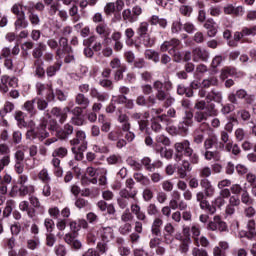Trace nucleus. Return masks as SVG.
<instances>
[{
    "label": "nucleus",
    "instance_id": "1",
    "mask_svg": "<svg viewBox=\"0 0 256 256\" xmlns=\"http://www.w3.org/2000/svg\"><path fill=\"white\" fill-rule=\"evenodd\" d=\"M174 150V160L176 163L182 161V163L176 167L177 174L180 179H185L187 173L193 171V166L191 165H199V153L191 148V142H189V140L176 142L174 144Z\"/></svg>",
    "mask_w": 256,
    "mask_h": 256
},
{
    "label": "nucleus",
    "instance_id": "2",
    "mask_svg": "<svg viewBox=\"0 0 256 256\" xmlns=\"http://www.w3.org/2000/svg\"><path fill=\"white\" fill-rule=\"evenodd\" d=\"M153 89H155L156 94L150 95L146 99V107H153L158 101H164V107H171L175 103V98L171 96V91H173V82L167 79L164 82L161 80H156L153 83Z\"/></svg>",
    "mask_w": 256,
    "mask_h": 256
},
{
    "label": "nucleus",
    "instance_id": "3",
    "mask_svg": "<svg viewBox=\"0 0 256 256\" xmlns=\"http://www.w3.org/2000/svg\"><path fill=\"white\" fill-rule=\"evenodd\" d=\"M196 110L194 113V120L200 124V131H209V123L205 122L209 117H217L219 110H217L215 103L205 102V100H198L194 105Z\"/></svg>",
    "mask_w": 256,
    "mask_h": 256
},
{
    "label": "nucleus",
    "instance_id": "4",
    "mask_svg": "<svg viewBox=\"0 0 256 256\" xmlns=\"http://www.w3.org/2000/svg\"><path fill=\"white\" fill-rule=\"evenodd\" d=\"M47 129L48 131H57L59 129V123H57V119L53 116H49L48 119L43 118L36 128L28 130L26 132V139L45 141L49 137Z\"/></svg>",
    "mask_w": 256,
    "mask_h": 256
},
{
    "label": "nucleus",
    "instance_id": "5",
    "mask_svg": "<svg viewBox=\"0 0 256 256\" xmlns=\"http://www.w3.org/2000/svg\"><path fill=\"white\" fill-rule=\"evenodd\" d=\"M69 227L71 229V233H67L64 236V241L71 247V249H75V251H78V249H81L83 247V244H81V241L77 240V235H79V231H81V228L79 226V222L77 221H70Z\"/></svg>",
    "mask_w": 256,
    "mask_h": 256
},
{
    "label": "nucleus",
    "instance_id": "6",
    "mask_svg": "<svg viewBox=\"0 0 256 256\" xmlns=\"http://www.w3.org/2000/svg\"><path fill=\"white\" fill-rule=\"evenodd\" d=\"M243 101L244 105H253L255 103V94H249L245 89H238L236 93L228 95V101L233 105H238L239 101Z\"/></svg>",
    "mask_w": 256,
    "mask_h": 256
},
{
    "label": "nucleus",
    "instance_id": "7",
    "mask_svg": "<svg viewBox=\"0 0 256 256\" xmlns=\"http://www.w3.org/2000/svg\"><path fill=\"white\" fill-rule=\"evenodd\" d=\"M249 35H252L253 37H255L256 26L252 28L244 27L240 32L239 31L235 32L234 39L228 41L229 47H237V45H239V41L241 43H251V41H249V39L246 38V37H249Z\"/></svg>",
    "mask_w": 256,
    "mask_h": 256
},
{
    "label": "nucleus",
    "instance_id": "8",
    "mask_svg": "<svg viewBox=\"0 0 256 256\" xmlns=\"http://www.w3.org/2000/svg\"><path fill=\"white\" fill-rule=\"evenodd\" d=\"M231 198V190L224 188L220 191V196L212 201V207L210 208V215L217 213V209H221L225 205V199Z\"/></svg>",
    "mask_w": 256,
    "mask_h": 256
},
{
    "label": "nucleus",
    "instance_id": "9",
    "mask_svg": "<svg viewBox=\"0 0 256 256\" xmlns=\"http://www.w3.org/2000/svg\"><path fill=\"white\" fill-rule=\"evenodd\" d=\"M200 87L201 84L199 83V81L194 80L190 83L188 87H186L185 84H178L176 92L177 95H185V97L191 98L195 94L194 91H197V89H199Z\"/></svg>",
    "mask_w": 256,
    "mask_h": 256
},
{
    "label": "nucleus",
    "instance_id": "10",
    "mask_svg": "<svg viewBox=\"0 0 256 256\" xmlns=\"http://www.w3.org/2000/svg\"><path fill=\"white\" fill-rule=\"evenodd\" d=\"M53 118L60 123V125H63L65 121H67V117H69V113H71V108L69 106H66L64 108L61 107H53L50 111Z\"/></svg>",
    "mask_w": 256,
    "mask_h": 256
},
{
    "label": "nucleus",
    "instance_id": "11",
    "mask_svg": "<svg viewBox=\"0 0 256 256\" xmlns=\"http://www.w3.org/2000/svg\"><path fill=\"white\" fill-rule=\"evenodd\" d=\"M149 112H134L131 115V119H133V121H137L138 125H139V130L143 133V131H145L149 125Z\"/></svg>",
    "mask_w": 256,
    "mask_h": 256
},
{
    "label": "nucleus",
    "instance_id": "12",
    "mask_svg": "<svg viewBox=\"0 0 256 256\" xmlns=\"http://www.w3.org/2000/svg\"><path fill=\"white\" fill-rule=\"evenodd\" d=\"M160 49L163 53L168 51L170 54H175V51H179L181 49V40L172 38L169 41H165L161 45Z\"/></svg>",
    "mask_w": 256,
    "mask_h": 256
},
{
    "label": "nucleus",
    "instance_id": "13",
    "mask_svg": "<svg viewBox=\"0 0 256 256\" xmlns=\"http://www.w3.org/2000/svg\"><path fill=\"white\" fill-rule=\"evenodd\" d=\"M63 53H73V48L69 46V40L67 38L60 37L55 59L59 61L63 57Z\"/></svg>",
    "mask_w": 256,
    "mask_h": 256
},
{
    "label": "nucleus",
    "instance_id": "14",
    "mask_svg": "<svg viewBox=\"0 0 256 256\" xmlns=\"http://www.w3.org/2000/svg\"><path fill=\"white\" fill-rule=\"evenodd\" d=\"M206 229H208V231H227V223L221 220V216H214L213 221L207 224Z\"/></svg>",
    "mask_w": 256,
    "mask_h": 256
},
{
    "label": "nucleus",
    "instance_id": "15",
    "mask_svg": "<svg viewBox=\"0 0 256 256\" xmlns=\"http://www.w3.org/2000/svg\"><path fill=\"white\" fill-rule=\"evenodd\" d=\"M12 189L19 197H27V195L30 197L35 193V186L33 185H15Z\"/></svg>",
    "mask_w": 256,
    "mask_h": 256
},
{
    "label": "nucleus",
    "instance_id": "16",
    "mask_svg": "<svg viewBox=\"0 0 256 256\" xmlns=\"http://www.w3.org/2000/svg\"><path fill=\"white\" fill-rule=\"evenodd\" d=\"M192 59L193 61H209V51L201 47H196L192 50Z\"/></svg>",
    "mask_w": 256,
    "mask_h": 256
},
{
    "label": "nucleus",
    "instance_id": "17",
    "mask_svg": "<svg viewBox=\"0 0 256 256\" xmlns=\"http://www.w3.org/2000/svg\"><path fill=\"white\" fill-rule=\"evenodd\" d=\"M69 135H73V125L65 124L64 129H57L56 130V137L65 141L69 138Z\"/></svg>",
    "mask_w": 256,
    "mask_h": 256
},
{
    "label": "nucleus",
    "instance_id": "18",
    "mask_svg": "<svg viewBox=\"0 0 256 256\" xmlns=\"http://www.w3.org/2000/svg\"><path fill=\"white\" fill-rule=\"evenodd\" d=\"M200 186L204 190V195L206 197H213V195H215V187H213V184H211V181H209V179H202L200 181Z\"/></svg>",
    "mask_w": 256,
    "mask_h": 256
},
{
    "label": "nucleus",
    "instance_id": "19",
    "mask_svg": "<svg viewBox=\"0 0 256 256\" xmlns=\"http://www.w3.org/2000/svg\"><path fill=\"white\" fill-rule=\"evenodd\" d=\"M207 103H213L211 101H214V103H223V93L221 91H218L216 89H212L210 92H208L207 96Z\"/></svg>",
    "mask_w": 256,
    "mask_h": 256
},
{
    "label": "nucleus",
    "instance_id": "20",
    "mask_svg": "<svg viewBox=\"0 0 256 256\" xmlns=\"http://www.w3.org/2000/svg\"><path fill=\"white\" fill-rule=\"evenodd\" d=\"M205 193L203 192H198L196 194V199L198 202H200V208L203 209L204 211H206V213H210L211 214V207H213V202H211V204L209 203V201L205 200Z\"/></svg>",
    "mask_w": 256,
    "mask_h": 256
},
{
    "label": "nucleus",
    "instance_id": "21",
    "mask_svg": "<svg viewBox=\"0 0 256 256\" xmlns=\"http://www.w3.org/2000/svg\"><path fill=\"white\" fill-rule=\"evenodd\" d=\"M204 28L207 29L208 37H215L217 35V23L212 18L206 20Z\"/></svg>",
    "mask_w": 256,
    "mask_h": 256
},
{
    "label": "nucleus",
    "instance_id": "22",
    "mask_svg": "<svg viewBox=\"0 0 256 256\" xmlns=\"http://www.w3.org/2000/svg\"><path fill=\"white\" fill-rule=\"evenodd\" d=\"M75 103L79 105V107H82V109H87V107L91 105V100H89V97L85 96V94L78 93L75 96Z\"/></svg>",
    "mask_w": 256,
    "mask_h": 256
},
{
    "label": "nucleus",
    "instance_id": "23",
    "mask_svg": "<svg viewBox=\"0 0 256 256\" xmlns=\"http://www.w3.org/2000/svg\"><path fill=\"white\" fill-rule=\"evenodd\" d=\"M14 27L16 31H22V29H27L29 27V22L25 18V13H22L14 22Z\"/></svg>",
    "mask_w": 256,
    "mask_h": 256
},
{
    "label": "nucleus",
    "instance_id": "24",
    "mask_svg": "<svg viewBox=\"0 0 256 256\" xmlns=\"http://www.w3.org/2000/svg\"><path fill=\"white\" fill-rule=\"evenodd\" d=\"M163 121H167V115H160V116L153 118L152 122H151L152 131H154L155 133H159V131H161V129H163L160 124Z\"/></svg>",
    "mask_w": 256,
    "mask_h": 256
},
{
    "label": "nucleus",
    "instance_id": "25",
    "mask_svg": "<svg viewBox=\"0 0 256 256\" xmlns=\"http://www.w3.org/2000/svg\"><path fill=\"white\" fill-rule=\"evenodd\" d=\"M63 66V62L56 61L53 65H50L46 68L47 77H55L58 71H61V67Z\"/></svg>",
    "mask_w": 256,
    "mask_h": 256
},
{
    "label": "nucleus",
    "instance_id": "26",
    "mask_svg": "<svg viewBox=\"0 0 256 256\" xmlns=\"http://www.w3.org/2000/svg\"><path fill=\"white\" fill-rule=\"evenodd\" d=\"M161 227H163V219L156 218L151 227V233L152 235H155V237H161Z\"/></svg>",
    "mask_w": 256,
    "mask_h": 256
},
{
    "label": "nucleus",
    "instance_id": "27",
    "mask_svg": "<svg viewBox=\"0 0 256 256\" xmlns=\"http://www.w3.org/2000/svg\"><path fill=\"white\" fill-rule=\"evenodd\" d=\"M100 237L104 243H108L110 239H113V228L104 227L99 230Z\"/></svg>",
    "mask_w": 256,
    "mask_h": 256
},
{
    "label": "nucleus",
    "instance_id": "28",
    "mask_svg": "<svg viewBox=\"0 0 256 256\" xmlns=\"http://www.w3.org/2000/svg\"><path fill=\"white\" fill-rule=\"evenodd\" d=\"M24 109L25 111H27L30 117H35V115L38 113L37 109L35 108V98L32 100L26 101L24 103Z\"/></svg>",
    "mask_w": 256,
    "mask_h": 256
},
{
    "label": "nucleus",
    "instance_id": "29",
    "mask_svg": "<svg viewBox=\"0 0 256 256\" xmlns=\"http://www.w3.org/2000/svg\"><path fill=\"white\" fill-rule=\"evenodd\" d=\"M72 153L75 155L76 161H83V153L87 151L86 144L84 143L83 145H80L78 148L77 147H72Z\"/></svg>",
    "mask_w": 256,
    "mask_h": 256
},
{
    "label": "nucleus",
    "instance_id": "30",
    "mask_svg": "<svg viewBox=\"0 0 256 256\" xmlns=\"http://www.w3.org/2000/svg\"><path fill=\"white\" fill-rule=\"evenodd\" d=\"M234 75H237V69H235L234 67H225L221 71L220 79L222 81H225V79H229V77H234Z\"/></svg>",
    "mask_w": 256,
    "mask_h": 256
},
{
    "label": "nucleus",
    "instance_id": "31",
    "mask_svg": "<svg viewBox=\"0 0 256 256\" xmlns=\"http://www.w3.org/2000/svg\"><path fill=\"white\" fill-rule=\"evenodd\" d=\"M45 49H47V46L45 45V43L40 42L37 44V47L33 49L32 51V57L34 59H41L43 57V51H45Z\"/></svg>",
    "mask_w": 256,
    "mask_h": 256
},
{
    "label": "nucleus",
    "instance_id": "32",
    "mask_svg": "<svg viewBox=\"0 0 256 256\" xmlns=\"http://www.w3.org/2000/svg\"><path fill=\"white\" fill-rule=\"evenodd\" d=\"M136 33L138 35V39L149 35V23L141 22L138 28L136 29Z\"/></svg>",
    "mask_w": 256,
    "mask_h": 256
},
{
    "label": "nucleus",
    "instance_id": "33",
    "mask_svg": "<svg viewBox=\"0 0 256 256\" xmlns=\"http://www.w3.org/2000/svg\"><path fill=\"white\" fill-rule=\"evenodd\" d=\"M15 120L17 121L19 129H25V127H27V122L25 121V113H23V111L15 112Z\"/></svg>",
    "mask_w": 256,
    "mask_h": 256
},
{
    "label": "nucleus",
    "instance_id": "34",
    "mask_svg": "<svg viewBox=\"0 0 256 256\" xmlns=\"http://www.w3.org/2000/svg\"><path fill=\"white\" fill-rule=\"evenodd\" d=\"M219 141L217 136H210L204 141V149L208 151V149H213V147H217Z\"/></svg>",
    "mask_w": 256,
    "mask_h": 256
},
{
    "label": "nucleus",
    "instance_id": "35",
    "mask_svg": "<svg viewBox=\"0 0 256 256\" xmlns=\"http://www.w3.org/2000/svg\"><path fill=\"white\" fill-rule=\"evenodd\" d=\"M217 85H219V79H217L215 76L202 81V87L204 89H209V87H217Z\"/></svg>",
    "mask_w": 256,
    "mask_h": 256
},
{
    "label": "nucleus",
    "instance_id": "36",
    "mask_svg": "<svg viewBox=\"0 0 256 256\" xmlns=\"http://www.w3.org/2000/svg\"><path fill=\"white\" fill-rule=\"evenodd\" d=\"M145 59L153 61L154 63H159V53L155 50L147 49L144 52Z\"/></svg>",
    "mask_w": 256,
    "mask_h": 256
},
{
    "label": "nucleus",
    "instance_id": "37",
    "mask_svg": "<svg viewBox=\"0 0 256 256\" xmlns=\"http://www.w3.org/2000/svg\"><path fill=\"white\" fill-rule=\"evenodd\" d=\"M96 33H98V35H101L102 37H107L108 35H110V31H109V27L107 26V24H105V22H101L97 27H96Z\"/></svg>",
    "mask_w": 256,
    "mask_h": 256
},
{
    "label": "nucleus",
    "instance_id": "38",
    "mask_svg": "<svg viewBox=\"0 0 256 256\" xmlns=\"http://www.w3.org/2000/svg\"><path fill=\"white\" fill-rule=\"evenodd\" d=\"M14 207H15V201L14 200L6 201V206L3 210V217L4 218L10 217L11 214L13 213Z\"/></svg>",
    "mask_w": 256,
    "mask_h": 256
},
{
    "label": "nucleus",
    "instance_id": "39",
    "mask_svg": "<svg viewBox=\"0 0 256 256\" xmlns=\"http://www.w3.org/2000/svg\"><path fill=\"white\" fill-rule=\"evenodd\" d=\"M137 197V190H127V189H122L120 191V198L121 199H135Z\"/></svg>",
    "mask_w": 256,
    "mask_h": 256
},
{
    "label": "nucleus",
    "instance_id": "40",
    "mask_svg": "<svg viewBox=\"0 0 256 256\" xmlns=\"http://www.w3.org/2000/svg\"><path fill=\"white\" fill-rule=\"evenodd\" d=\"M38 179L44 184L51 183V176H49V171L47 170V168L42 169L38 173Z\"/></svg>",
    "mask_w": 256,
    "mask_h": 256
},
{
    "label": "nucleus",
    "instance_id": "41",
    "mask_svg": "<svg viewBox=\"0 0 256 256\" xmlns=\"http://www.w3.org/2000/svg\"><path fill=\"white\" fill-rule=\"evenodd\" d=\"M204 157H205L206 161H211V159H214V161H220L221 153L219 151L207 150L204 154Z\"/></svg>",
    "mask_w": 256,
    "mask_h": 256
},
{
    "label": "nucleus",
    "instance_id": "42",
    "mask_svg": "<svg viewBox=\"0 0 256 256\" xmlns=\"http://www.w3.org/2000/svg\"><path fill=\"white\" fill-rule=\"evenodd\" d=\"M226 151H228V153H232V155H239L241 153V148L238 144L229 142L226 144Z\"/></svg>",
    "mask_w": 256,
    "mask_h": 256
},
{
    "label": "nucleus",
    "instance_id": "43",
    "mask_svg": "<svg viewBox=\"0 0 256 256\" xmlns=\"http://www.w3.org/2000/svg\"><path fill=\"white\" fill-rule=\"evenodd\" d=\"M99 85H100V87H103V89H105L106 91H113V89L115 87L113 85V81L109 80L107 78L100 79L99 80Z\"/></svg>",
    "mask_w": 256,
    "mask_h": 256
},
{
    "label": "nucleus",
    "instance_id": "44",
    "mask_svg": "<svg viewBox=\"0 0 256 256\" xmlns=\"http://www.w3.org/2000/svg\"><path fill=\"white\" fill-rule=\"evenodd\" d=\"M98 121H99V123H102L101 131L103 133H109V131H111V122H105L104 115H99Z\"/></svg>",
    "mask_w": 256,
    "mask_h": 256
},
{
    "label": "nucleus",
    "instance_id": "45",
    "mask_svg": "<svg viewBox=\"0 0 256 256\" xmlns=\"http://www.w3.org/2000/svg\"><path fill=\"white\" fill-rule=\"evenodd\" d=\"M123 137V131L121 130H114L108 133L107 139L108 141H119Z\"/></svg>",
    "mask_w": 256,
    "mask_h": 256
},
{
    "label": "nucleus",
    "instance_id": "46",
    "mask_svg": "<svg viewBox=\"0 0 256 256\" xmlns=\"http://www.w3.org/2000/svg\"><path fill=\"white\" fill-rule=\"evenodd\" d=\"M34 101L37 105V109L39 111H45V109H47V107H49V102H47V100L43 99V98H39L36 97L34 98Z\"/></svg>",
    "mask_w": 256,
    "mask_h": 256
},
{
    "label": "nucleus",
    "instance_id": "47",
    "mask_svg": "<svg viewBox=\"0 0 256 256\" xmlns=\"http://www.w3.org/2000/svg\"><path fill=\"white\" fill-rule=\"evenodd\" d=\"M13 109H15V105L11 102H6L4 108L0 110V117L5 119V115H7V113H11Z\"/></svg>",
    "mask_w": 256,
    "mask_h": 256
},
{
    "label": "nucleus",
    "instance_id": "48",
    "mask_svg": "<svg viewBox=\"0 0 256 256\" xmlns=\"http://www.w3.org/2000/svg\"><path fill=\"white\" fill-rule=\"evenodd\" d=\"M122 17L124 21H129V23H135V21H137V17L133 15V13L131 12V9L124 10L122 12Z\"/></svg>",
    "mask_w": 256,
    "mask_h": 256
},
{
    "label": "nucleus",
    "instance_id": "49",
    "mask_svg": "<svg viewBox=\"0 0 256 256\" xmlns=\"http://www.w3.org/2000/svg\"><path fill=\"white\" fill-rule=\"evenodd\" d=\"M142 45L147 48H151L155 45V38L151 37V35L147 34L146 36H142Z\"/></svg>",
    "mask_w": 256,
    "mask_h": 256
},
{
    "label": "nucleus",
    "instance_id": "50",
    "mask_svg": "<svg viewBox=\"0 0 256 256\" xmlns=\"http://www.w3.org/2000/svg\"><path fill=\"white\" fill-rule=\"evenodd\" d=\"M111 69L117 71L119 69H122L123 67H127L126 64L121 63V59L119 58H113L109 63Z\"/></svg>",
    "mask_w": 256,
    "mask_h": 256
},
{
    "label": "nucleus",
    "instance_id": "51",
    "mask_svg": "<svg viewBox=\"0 0 256 256\" xmlns=\"http://www.w3.org/2000/svg\"><path fill=\"white\" fill-rule=\"evenodd\" d=\"M67 153H68L67 148L59 147L53 151L52 156L59 157L60 159H63L64 157H67Z\"/></svg>",
    "mask_w": 256,
    "mask_h": 256
},
{
    "label": "nucleus",
    "instance_id": "52",
    "mask_svg": "<svg viewBox=\"0 0 256 256\" xmlns=\"http://www.w3.org/2000/svg\"><path fill=\"white\" fill-rule=\"evenodd\" d=\"M179 12L183 15V17H191V13H193V7L190 5H182L179 8Z\"/></svg>",
    "mask_w": 256,
    "mask_h": 256
},
{
    "label": "nucleus",
    "instance_id": "53",
    "mask_svg": "<svg viewBox=\"0 0 256 256\" xmlns=\"http://www.w3.org/2000/svg\"><path fill=\"white\" fill-rule=\"evenodd\" d=\"M247 227H248V230H249V236L248 237H250L251 239H255V241H256L255 220L248 221Z\"/></svg>",
    "mask_w": 256,
    "mask_h": 256
},
{
    "label": "nucleus",
    "instance_id": "54",
    "mask_svg": "<svg viewBox=\"0 0 256 256\" xmlns=\"http://www.w3.org/2000/svg\"><path fill=\"white\" fill-rule=\"evenodd\" d=\"M127 71V66L120 68L118 70H114V81L119 82L123 81V74Z\"/></svg>",
    "mask_w": 256,
    "mask_h": 256
},
{
    "label": "nucleus",
    "instance_id": "55",
    "mask_svg": "<svg viewBox=\"0 0 256 256\" xmlns=\"http://www.w3.org/2000/svg\"><path fill=\"white\" fill-rule=\"evenodd\" d=\"M156 143H160V145H164V147H169V145H171V140L165 135H158L156 137Z\"/></svg>",
    "mask_w": 256,
    "mask_h": 256
},
{
    "label": "nucleus",
    "instance_id": "56",
    "mask_svg": "<svg viewBox=\"0 0 256 256\" xmlns=\"http://www.w3.org/2000/svg\"><path fill=\"white\" fill-rule=\"evenodd\" d=\"M164 231L167 232V234H164V239H165V241H168L169 237H171V235H173V233H175V227H173V224L167 223L164 227Z\"/></svg>",
    "mask_w": 256,
    "mask_h": 256
},
{
    "label": "nucleus",
    "instance_id": "57",
    "mask_svg": "<svg viewBox=\"0 0 256 256\" xmlns=\"http://www.w3.org/2000/svg\"><path fill=\"white\" fill-rule=\"evenodd\" d=\"M241 202L244 203V205H253V199H251V196L247 190H243L241 195Z\"/></svg>",
    "mask_w": 256,
    "mask_h": 256
},
{
    "label": "nucleus",
    "instance_id": "58",
    "mask_svg": "<svg viewBox=\"0 0 256 256\" xmlns=\"http://www.w3.org/2000/svg\"><path fill=\"white\" fill-rule=\"evenodd\" d=\"M39 243H40L39 237L34 236L33 239H30L27 241V247L28 249H31V251H35V248L39 247Z\"/></svg>",
    "mask_w": 256,
    "mask_h": 256
},
{
    "label": "nucleus",
    "instance_id": "59",
    "mask_svg": "<svg viewBox=\"0 0 256 256\" xmlns=\"http://www.w3.org/2000/svg\"><path fill=\"white\" fill-rule=\"evenodd\" d=\"M44 226L48 233H53V229H55V222L53 221V219L46 218L44 220Z\"/></svg>",
    "mask_w": 256,
    "mask_h": 256
},
{
    "label": "nucleus",
    "instance_id": "60",
    "mask_svg": "<svg viewBox=\"0 0 256 256\" xmlns=\"http://www.w3.org/2000/svg\"><path fill=\"white\" fill-rule=\"evenodd\" d=\"M189 245H191V238H184L180 245L181 253H187L189 251Z\"/></svg>",
    "mask_w": 256,
    "mask_h": 256
},
{
    "label": "nucleus",
    "instance_id": "61",
    "mask_svg": "<svg viewBox=\"0 0 256 256\" xmlns=\"http://www.w3.org/2000/svg\"><path fill=\"white\" fill-rule=\"evenodd\" d=\"M57 243V238L55 237V234L53 233H48L46 234V245L47 247H53Z\"/></svg>",
    "mask_w": 256,
    "mask_h": 256
},
{
    "label": "nucleus",
    "instance_id": "62",
    "mask_svg": "<svg viewBox=\"0 0 256 256\" xmlns=\"http://www.w3.org/2000/svg\"><path fill=\"white\" fill-rule=\"evenodd\" d=\"M107 163L108 165H117V163H121V156L115 154L110 155L107 158Z\"/></svg>",
    "mask_w": 256,
    "mask_h": 256
},
{
    "label": "nucleus",
    "instance_id": "63",
    "mask_svg": "<svg viewBox=\"0 0 256 256\" xmlns=\"http://www.w3.org/2000/svg\"><path fill=\"white\" fill-rule=\"evenodd\" d=\"M55 254L57 256H65L67 255V249L62 244H59L58 246H55Z\"/></svg>",
    "mask_w": 256,
    "mask_h": 256
},
{
    "label": "nucleus",
    "instance_id": "64",
    "mask_svg": "<svg viewBox=\"0 0 256 256\" xmlns=\"http://www.w3.org/2000/svg\"><path fill=\"white\" fill-rule=\"evenodd\" d=\"M132 226L129 223H125L124 225L120 226L119 233L121 235H127L131 233Z\"/></svg>",
    "mask_w": 256,
    "mask_h": 256
}]
</instances>
